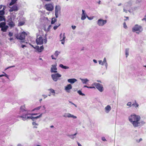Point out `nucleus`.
Instances as JSON below:
<instances>
[{"instance_id": "nucleus-57", "label": "nucleus", "mask_w": 146, "mask_h": 146, "mask_svg": "<svg viewBox=\"0 0 146 146\" xmlns=\"http://www.w3.org/2000/svg\"><path fill=\"white\" fill-rule=\"evenodd\" d=\"M2 6H3L2 5H1L0 6V9H2Z\"/></svg>"}, {"instance_id": "nucleus-8", "label": "nucleus", "mask_w": 146, "mask_h": 146, "mask_svg": "<svg viewBox=\"0 0 146 146\" xmlns=\"http://www.w3.org/2000/svg\"><path fill=\"white\" fill-rule=\"evenodd\" d=\"M51 76L53 80L55 81H56L58 80V78L60 77L61 75L59 74L56 73L52 74Z\"/></svg>"}, {"instance_id": "nucleus-45", "label": "nucleus", "mask_w": 146, "mask_h": 146, "mask_svg": "<svg viewBox=\"0 0 146 146\" xmlns=\"http://www.w3.org/2000/svg\"><path fill=\"white\" fill-rule=\"evenodd\" d=\"M124 17L126 18V19H124V21H126L127 20H128L129 19V17Z\"/></svg>"}, {"instance_id": "nucleus-35", "label": "nucleus", "mask_w": 146, "mask_h": 146, "mask_svg": "<svg viewBox=\"0 0 146 146\" xmlns=\"http://www.w3.org/2000/svg\"><path fill=\"white\" fill-rule=\"evenodd\" d=\"M60 24H58L57 25H56L55 26H54L53 27V29L54 30H56L58 28V27L60 26Z\"/></svg>"}, {"instance_id": "nucleus-21", "label": "nucleus", "mask_w": 146, "mask_h": 146, "mask_svg": "<svg viewBox=\"0 0 146 146\" xmlns=\"http://www.w3.org/2000/svg\"><path fill=\"white\" fill-rule=\"evenodd\" d=\"M105 110L106 111H107L108 112L111 110V107L109 105H108L105 108Z\"/></svg>"}, {"instance_id": "nucleus-15", "label": "nucleus", "mask_w": 146, "mask_h": 146, "mask_svg": "<svg viewBox=\"0 0 146 146\" xmlns=\"http://www.w3.org/2000/svg\"><path fill=\"white\" fill-rule=\"evenodd\" d=\"M72 88V86L71 84H69L65 87V90L68 92H70V90Z\"/></svg>"}, {"instance_id": "nucleus-24", "label": "nucleus", "mask_w": 146, "mask_h": 146, "mask_svg": "<svg viewBox=\"0 0 146 146\" xmlns=\"http://www.w3.org/2000/svg\"><path fill=\"white\" fill-rule=\"evenodd\" d=\"M132 106H133L135 108L138 107L139 106V104L137 103L136 101H135L134 103L132 104Z\"/></svg>"}, {"instance_id": "nucleus-17", "label": "nucleus", "mask_w": 146, "mask_h": 146, "mask_svg": "<svg viewBox=\"0 0 146 146\" xmlns=\"http://www.w3.org/2000/svg\"><path fill=\"white\" fill-rule=\"evenodd\" d=\"M82 12L81 19L82 20H84L86 18V13H85V11L83 10H82Z\"/></svg>"}, {"instance_id": "nucleus-3", "label": "nucleus", "mask_w": 146, "mask_h": 146, "mask_svg": "<svg viewBox=\"0 0 146 146\" xmlns=\"http://www.w3.org/2000/svg\"><path fill=\"white\" fill-rule=\"evenodd\" d=\"M27 35L26 33L23 31L21 33L16 34L15 36L17 39L20 40L21 42H24L25 37Z\"/></svg>"}, {"instance_id": "nucleus-25", "label": "nucleus", "mask_w": 146, "mask_h": 146, "mask_svg": "<svg viewBox=\"0 0 146 146\" xmlns=\"http://www.w3.org/2000/svg\"><path fill=\"white\" fill-rule=\"evenodd\" d=\"M11 2L9 3V5L10 6H11L13 5L17 1V0H11Z\"/></svg>"}, {"instance_id": "nucleus-2", "label": "nucleus", "mask_w": 146, "mask_h": 146, "mask_svg": "<svg viewBox=\"0 0 146 146\" xmlns=\"http://www.w3.org/2000/svg\"><path fill=\"white\" fill-rule=\"evenodd\" d=\"M18 117L22 118V119L24 121L27 119H31L33 121L32 125L33 128H36V113H27L26 114L18 116Z\"/></svg>"}, {"instance_id": "nucleus-10", "label": "nucleus", "mask_w": 146, "mask_h": 146, "mask_svg": "<svg viewBox=\"0 0 146 146\" xmlns=\"http://www.w3.org/2000/svg\"><path fill=\"white\" fill-rule=\"evenodd\" d=\"M9 7L10 9L9 11L11 12L13 11H17L19 10L18 7L16 5H14L12 7Z\"/></svg>"}, {"instance_id": "nucleus-30", "label": "nucleus", "mask_w": 146, "mask_h": 146, "mask_svg": "<svg viewBox=\"0 0 146 146\" xmlns=\"http://www.w3.org/2000/svg\"><path fill=\"white\" fill-rule=\"evenodd\" d=\"M5 17L2 15V16H0V21H5Z\"/></svg>"}, {"instance_id": "nucleus-26", "label": "nucleus", "mask_w": 146, "mask_h": 146, "mask_svg": "<svg viewBox=\"0 0 146 146\" xmlns=\"http://www.w3.org/2000/svg\"><path fill=\"white\" fill-rule=\"evenodd\" d=\"M67 117H73L74 118H76V116H74V115H72L70 113L68 114V115L67 116Z\"/></svg>"}, {"instance_id": "nucleus-7", "label": "nucleus", "mask_w": 146, "mask_h": 146, "mask_svg": "<svg viewBox=\"0 0 146 146\" xmlns=\"http://www.w3.org/2000/svg\"><path fill=\"white\" fill-rule=\"evenodd\" d=\"M46 9L49 11H52L54 9V6L51 3H48L45 5Z\"/></svg>"}, {"instance_id": "nucleus-46", "label": "nucleus", "mask_w": 146, "mask_h": 146, "mask_svg": "<svg viewBox=\"0 0 146 146\" xmlns=\"http://www.w3.org/2000/svg\"><path fill=\"white\" fill-rule=\"evenodd\" d=\"M72 29L74 30V29H75V28H76V26H73L72 25Z\"/></svg>"}, {"instance_id": "nucleus-11", "label": "nucleus", "mask_w": 146, "mask_h": 146, "mask_svg": "<svg viewBox=\"0 0 146 146\" xmlns=\"http://www.w3.org/2000/svg\"><path fill=\"white\" fill-rule=\"evenodd\" d=\"M60 39H61L60 41L62 42L61 43L62 44H64L65 42V39L66 38L65 33H64L63 35L62 33H61L60 35Z\"/></svg>"}, {"instance_id": "nucleus-18", "label": "nucleus", "mask_w": 146, "mask_h": 146, "mask_svg": "<svg viewBox=\"0 0 146 146\" xmlns=\"http://www.w3.org/2000/svg\"><path fill=\"white\" fill-rule=\"evenodd\" d=\"M68 82L71 84L74 83L77 81L76 79L75 78L70 79L68 80Z\"/></svg>"}, {"instance_id": "nucleus-29", "label": "nucleus", "mask_w": 146, "mask_h": 146, "mask_svg": "<svg viewBox=\"0 0 146 146\" xmlns=\"http://www.w3.org/2000/svg\"><path fill=\"white\" fill-rule=\"evenodd\" d=\"M5 26V22H2L0 24V27L2 28Z\"/></svg>"}, {"instance_id": "nucleus-44", "label": "nucleus", "mask_w": 146, "mask_h": 146, "mask_svg": "<svg viewBox=\"0 0 146 146\" xmlns=\"http://www.w3.org/2000/svg\"><path fill=\"white\" fill-rule=\"evenodd\" d=\"M51 27V25H49V26H48V27L47 29V31H49L50 29V28Z\"/></svg>"}, {"instance_id": "nucleus-23", "label": "nucleus", "mask_w": 146, "mask_h": 146, "mask_svg": "<svg viewBox=\"0 0 146 146\" xmlns=\"http://www.w3.org/2000/svg\"><path fill=\"white\" fill-rule=\"evenodd\" d=\"M82 82L83 84H86L87 82L89 81V80L87 79H81Z\"/></svg>"}, {"instance_id": "nucleus-60", "label": "nucleus", "mask_w": 146, "mask_h": 146, "mask_svg": "<svg viewBox=\"0 0 146 146\" xmlns=\"http://www.w3.org/2000/svg\"><path fill=\"white\" fill-rule=\"evenodd\" d=\"M69 102H70V103H71V104H73V105L74 104L73 103H72V102H70V101H69Z\"/></svg>"}, {"instance_id": "nucleus-4", "label": "nucleus", "mask_w": 146, "mask_h": 146, "mask_svg": "<svg viewBox=\"0 0 146 146\" xmlns=\"http://www.w3.org/2000/svg\"><path fill=\"white\" fill-rule=\"evenodd\" d=\"M132 31L133 32H136L137 33L139 34L143 31V29L141 26L136 24L132 28Z\"/></svg>"}, {"instance_id": "nucleus-31", "label": "nucleus", "mask_w": 146, "mask_h": 146, "mask_svg": "<svg viewBox=\"0 0 146 146\" xmlns=\"http://www.w3.org/2000/svg\"><path fill=\"white\" fill-rule=\"evenodd\" d=\"M129 49H126L125 50V55L126 57H127L129 55Z\"/></svg>"}, {"instance_id": "nucleus-51", "label": "nucleus", "mask_w": 146, "mask_h": 146, "mask_svg": "<svg viewBox=\"0 0 146 146\" xmlns=\"http://www.w3.org/2000/svg\"><path fill=\"white\" fill-rule=\"evenodd\" d=\"M40 108H41V106L38 107H37V110L40 109Z\"/></svg>"}, {"instance_id": "nucleus-43", "label": "nucleus", "mask_w": 146, "mask_h": 146, "mask_svg": "<svg viewBox=\"0 0 146 146\" xmlns=\"http://www.w3.org/2000/svg\"><path fill=\"white\" fill-rule=\"evenodd\" d=\"M88 88H94L95 89V87L94 86H88Z\"/></svg>"}, {"instance_id": "nucleus-1", "label": "nucleus", "mask_w": 146, "mask_h": 146, "mask_svg": "<svg viewBox=\"0 0 146 146\" xmlns=\"http://www.w3.org/2000/svg\"><path fill=\"white\" fill-rule=\"evenodd\" d=\"M129 121L132 123L134 127L141 125V124H144L145 122L143 121H140V116L135 114H132L129 117Z\"/></svg>"}, {"instance_id": "nucleus-37", "label": "nucleus", "mask_w": 146, "mask_h": 146, "mask_svg": "<svg viewBox=\"0 0 146 146\" xmlns=\"http://www.w3.org/2000/svg\"><path fill=\"white\" fill-rule=\"evenodd\" d=\"M24 22H20L19 23V26H22L24 24Z\"/></svg>"}, {"instance_id": "nucleus-61", "label": "nucleus", "mask_w": 146, "mask_h": 146, "mask_svg": "<svg viewBox=\"0 0 146 146\" xmlns=\"http://www.w3.org/2000/svg\"><path fill=\"white\" fill-rule=\"evenodd\" d=\"M123 11H124L126 13L127 12V11H126L124 9H123Z\"/></svg>"}, {"instance_id": "nucleus-22", "label": "nucleus", "mask_w": 146, "mask_h": 146, "mask_svg": "<svg viewBox=\"0 0 146 146\" xmlns=\"http://www.w3.org/2000/svg\"><path fill=\"white\" fill-rule=\"evenodd\" d=\"M59 66L60 67H61V68L64 69H68L69 68L68 67L64 66L63 64H60Z\"/></svg>"}, {"instance_id": "nucleus-41", "label": "nucleus", "mask_w": 146, "mask_h": 146, "mask_svg": "<svg viewBox=\"0 0 146 146\" xmlns=\"http://www.w3.org/2000/svg\"><path fill=\"white\" fill-rule=\"evenodd\" d=\"M99 63L101 65H103V62L102 61V60H99Z\"/></svg>"}, {"instance_id": "nucleus-28", "label": "nucleus", "mask_w": 146, "mask_h": 146, "mask_svg": "<svg viewBox=\"0 0 146 146\" xmlns=\"http://www.w3.org/2000/svg\"><path fill=\"white\" fill-rule=\"evenodd\" d=\"M57 19L54 18H52V19L51 21V24H54L56 21Z\"/></svg>"}, {"instance_id": "nucleus-63", "label": "nucleus", "mask_w": 146, "mask_h": 146, "mask_svg": "<svg viewBox=\"0 0 146 146\" xmlns=\"http://www.w3.org/2000/svg\"><path fill=\"white\" fill-rule=\"evenodd\" d=\"M97 81L98 82H99L100 83H101V81H100V80H97Z\"/></svg>"}, {"instance_id": "nucleus-54", "label": "nucleus", "mask_w": 146, "mask_h": 146, "mask_svg": "<svg viewBox=\"0 0 146 146\" xmlns=\"http://www.w3.org/2000/svg\"><path fill=\"white\" fill-rule=\"evenodd\" d=\"M78 146H82L79 143H78Z\"/></svg>"}, {"instance_id": "nucleus-32", "label": "nucleus", "mask_w": 146, "mask_h": 146, "mask_svg": "<svg viewBox=\"0 0 146 146\" xmlns=\"http://www.w3.org/2000/svg\"><path fill=\"white\" fill-rule=\"evenodd\" d=\"M60 53V52H59L58 51H56L55 52L54 54V55H55V56L57 57L59 54Z\"/></svg>"}, {"instance_id": "nucleus-42", "label": "nucleus", "mask_w": 146, "mask_h": 146, "mask_svg": "<svg viewBox=\"0 0 146 146\" xmlns=\"http://www.w3.org/2000/svg\"><path fill=\"white\" fill-rule=\"evenodd\" d=\"M8 35L10 36H12L13 35V33H12L11 32H9V33Z\"/></svg>"}, {"instance_id": "nucleus-13", "label": "nucleus", "mask_w": 146, "mask_h": 146, "mask_svg": "<svg viewBox=\"0 0 146 146\" xmlns=\"http://www.w3.org/2000/svg\"><path fill=\"white\" fill-rule=\"evenodd\" d=\"M43 43V38L41 36L37 38V44H42Z\"/></svg>"}, {"instance_id": "nucleus-58", "label": "nucleus", "mask_w": 146, "mask_h": 146, "mask_svg": "<svg viewBox=\"0 0 146 146\" xmlns=\"http://www.w3.org/2000/svg\"><path fill=\"white\" fill-rule=\"evenodd\" d=\"M45 1H51V0H44Z\"/></svg>"}, {"instance_id": "nucleus-56", "label": "nucleus", "mask_w": 146, "mask_h": 146, "mask_svg": "<svg viewBox=\"0 0 146 146\" xmlns=\"http://www.w3.org/2000/svg\"><path fill=\"white\" fill-rule=\"evenodd\" d=\"M145 20L146 21V19L145 18H143V19H142V21H143V20Z\"/></svg>"}, {"instance_id": "nucleus-5", "label": "nucleus", "mask_w": 146, "mask_h": 146, "mask_svg": "<svg viewBox=\"0 0 146 146\" xmlns=\"http://www.w3.org/2000/svg\"><path fill=\"white\" fill-rule=\"evenodd\" d=\"M92 85V86H95V88H96L101 92H103L104 90L102 85L100 84L94 82Z\"/></svg>"}, {"instance_id": "nucleus-59", "label": "nucleus", "mask_w": 146, "mask_h": 146, "mask_svg": "<svg viewBox=\"0 0 146 146\" xmlns=\"http://www.w3.org/2000/svg\"><path fill=\"white\" fill-rule=\"evenodd\" d=\"M84 87H86V88H88V86H84Z\"/></svg>"}, {"instance_id": "nucleus-50", "label": "nucleus", "mask_w": 146, "mask_h": 146, "mask_svg": "<svg viewBox=\"0 0 146 146\" xmlns=\"http://www.w3.org/2000/svg\"><path fill=\"white\" fill-rule=\"evenodd\" d=\"M42 113H41V114H40V115H38V116H37V118H38L40 117L41 116V115H42Z\"/></svg>"}, {"instance_id": "nucleus-12", "label": "nucleus", "mask_w": 146, "mask_h": 146, "mask_svg": "<svg viewBox=\"0 0 146 146\" xmlns=\"http://www.w3.org/2000/svg\"><path fill=\"white\" fill-rule=\"evenodd\" d=\"M8 24L11 27H14L15 25V23L12 21L11 18H10L8 21Z\"/></svg>"}, {"instance_id": "nucleus-20", "label": "nucleus", "mask_w": 146, "mask_h": 146, "mask_svg": "<svg viewBox=\"0 0 146 146\" xmlns=\"http://www.w3.org/2000/svg\"><path fill=\"white\" fill-rule=\"evenodd\" d=\"M8 28V26H5L4 27H3L1 28V30L3 32H6L7 29Z\"/></svg>"}, {"instance_id": "nucleus-40", "label": "nucleus", "mask_w": 146, "mask_h": 146, "mask_svg": "<svg viewBox=\"0 0 146 146\" xmlns=\"http://www.w3.org/2000/svg\"><path fill=\"white\" fill-rule=\"evenodd\" d=\"M123 27L125 29H126L127 28V26L126 25V23L125 22H124L123 23Z\"/></svg>"}, {"instance_id": "nucleus-14", "label": "nucleus", "mask_w": 146, "mask_h": 146, "mask_svg": "<svg viewBox=\"0 0 146 146\" xmlns=\"http://www.w3.org/2000/svg\"><path fill=\"white\" fill-rule=\"evenodd\" d=\"M52 67L51 68V72L52 73H56L57 71L56 70H56L57 69L56 67V64L55 65H52Z\"/></svg>"}, {"instance_id": "nucleus-16", "label": "nucleus", "mask_w": 146, "mask_h": 146, "mask_svg": "<svg viewBox=\"0 0 146 146\" xmlns=\"http://www.w3.org/2000/svg\"><path fill=\"white\" fill-rule=\"evenodd\" d=\"M44 47L43 45L39 47L38 46H37V51L38 52H41L44 49Z\"/></svg>"}, {"instance_id": "nucleus-27", "label": "nucleus", "mask_w": 146, "mask_h": 146, "mask_svg": "<svg viewBox=\"0 0 146 146\" xmlns=\"http://www.w3.org/2000/svg\"><path fill=\"white\" fill-rule=\"evenodd\" d=\"M5 9L4 8L1 10H0V15H3L5 13Z\"/></svg>"}, {"instance_id": "nucleus-49", "label": "nucleus", "mask_w": 146, "mask_h": 146, "mask_svg": "<svg viewBox=\"0 0 146 146\" xmlns=\"http://www.w3.org/2000/svg\"><path fill=\"white\" fill-rule=\"evenodd\" d=\"M42 96L44 98H46L47 97V96L45 95H43Z\"/></svg>"}, {"instance_id": "nucleus-39", "label": "nucleus", "mask_w": 146, "mask_h": 146, "mask_svg": "<svg viewBox=\"0 0 146 146\" xmlns=\"http://www.w3.org/2000/svg\"><path fill=\"white\" fill-rule=\"evenodd\" d=\"M3 73L4 74V76L6 77L8 79H9L8 76L7 74L4 72H3Z\"/></svg>"}, {"instance_id": "nucleus-48", "label": "nucleus", "mask_w": 146, "mask_h": 146, "mask_svg": "<svg viewBox=\"0 0 146 146\" xmlns=\"http://www.w3.org/2000/svg\"><path fill=\"white\" fill-rule=\"evenodd\" d=\"M102 139L104 141H106V140L105 139V138L104 137H102Z\"/></svg>"}, {"instance_id": "nucleus-55", "label": "nucleus", "mask_w": 146, "mask_h": 146, "mask_svg": "<svg viewBox=\"0 0 146 146\" xmlns=\"http://www.w3.org/2000/svg\"><path fill=\"white\" fill-rule=\"evenodd\" d=\"M4 76V74L0 75V77Z\"/></svg>"}, {"instance_id": "nucleus-6", "label": "nucleus", "mask_w": 146, "mask_h": 146, "mask_svg": "<svg viewBox=\"0 0 146 146\" xmlns=\"http://www.w3.org/2000/svg\"><path fill=\"white\" fill-rule=\"evenodd\" d=\"M55 16L56 18L60 13L61 8L59 5H56L55 7Z\"/></svg>"}, {"instance_id": "nucleus-33", "label": "nucleus", "mask_w": 146, "mask_h": 146, "mask_svg": "<svg viewBox=\"0 0 146 146\" xmlns=\"http://www.w3.org/2000/svg\"><path fill=\"white\" fill-rule=\"evenodd\" d=\"M78 94H79L80 95L84 96L85 95V94H83L82 93V91L81 90H78L77 92Z\"/></svg>"}, {"instance_id": "nucleus-62", "label": "nucleus", "mask_w": 146, "mask_h": 146, "mask_svg": "<svg viewBox=\"0 0 146 146\" xmlns=\"http://www.w3.org/2000/svg\"><path fill=\"white\" fill-rule=\"evenodd\" d=\"M13 38H10V39H9V40H13Z\"/></svg>"}, {"instance_id": "nucleus-36", "label": "nucleus", "mask_w": 146, "mask_h": 146, "mask_svg": "<svg viewBox=\"0 0 146 146\" xmlns=\"http://www.w3.org/2000/svg\"><path fill=\"white\" fill-rule=\"evenodd\" d=\"M48 90L50 91L51 93L54 94V95L55 92L54 90L52 89H49Z\"/></svg>"}, {"instance_id": "nucleus-9", "label": "nucleus", "mask_w": 146, "mask_h": 146, "mask_svg": "<svg viewBox=\"0 0 146 146\" xmlns=\"http://www.w3.org/2000/svg\"><path fill=\"white\" fill-rule=\"evenodd\" d=\"M106 20L99 19L98 21V24L99 26H103L107 23Z\"/></svg>"}, {"instance_id": "nucleus-64", "label": "nucleus", "mask_w": 146, "mask_h": 146, "mask_svg": "<svg viewBox=\"0 0 146 146\" xmlns=\"http://www.w3.org/2000/svg\"><path fill=\"white\" fill-rule=\"evenodd\" d=\"M42 108H43V109H44V110H45V108H44V106H43V107H42Z\"/></svg>"}, {"instance_id": "nucleus-47", "label": "nucleus", "mask_w": 146, "mask_h": 146, "mask_svg": "<svg viewBox=\"0 0 146 146\" xmlns=\"http://www.w3.org/2000/svg\"><path fill=\"white\" fill-rule=\"evenodd\" d=\"M51 57L52 59L55 60L56 59V58L54 57L53 55H52Z\"/></svg>"}, {"instance_id": "nucleus-38", "label": "nucleus", "mask_w": 146, "mask_h": 146, "mask_svg": "<svg viewBox=\"0 0 146 146\" xmlns=\"http://www.w3.org/2000/svg\"><path fill=\"white\" fill-rule=\"evenodd\" d=\"M131 104H132V103H131V102H128L127 105V106H129V107H131Z\"/></svg>"}, {"instance_id": "nucleus-53", "label": "nucleus", "mask_w": 146, "mask_h": 146, "mask_svg": "<svg viewBox=\"0 0 146 146\" xmlns=\"http://www.w3.org/2000/svg\"><path fill=\"white\" fill-rule=\"evenodd\" d=\"M25 46V45H21V47L23 48Z\"/></svg>"}, {"instance_id": "nucleus-19", "label": "nucleus", "mask_w": 146, "mask_h": 146, "mask_svg": "<svg viewBox=\"0 0 146 146\" xmlns=\"http://www.w3.org/2000/svg\"><path fill=\"white\" fill-rule=\"evenodd\" d=\"M27 109L25 106H21L20 108V112H23L24 111H26Z\"/></svg>"}, {"instance_id": "nucleus-34", "label": "nucleus", "mask_w": 146, "mask_h": 146, "mask_svg": "<svg viewBox=\"0 0 146 146\" xmlns=\"http://www.w3.org/2000/svg\"><path fill=\"white\" fill-rule=\"evenodd\" d=\"M103 65L105 64V65H107V64L106 62V59L105 58L104 59L103 61Z\"/></svg>"}, {"instance_id": "nucleus-52", "label": "nucleus", "mask_w": 146, "mask_h": 146, "mask_svg": "<svg viewBox=\"0 0 146 146\" xmlns=\"http://www.w3.org/2000/svg\"><path fill=\"white\" fill-rule=\"evenodd\" d=\"M93 61L94 62H95V63H96L97 62L96 60L94 59L93 60Z\"/></svg>"}]
</instances>
